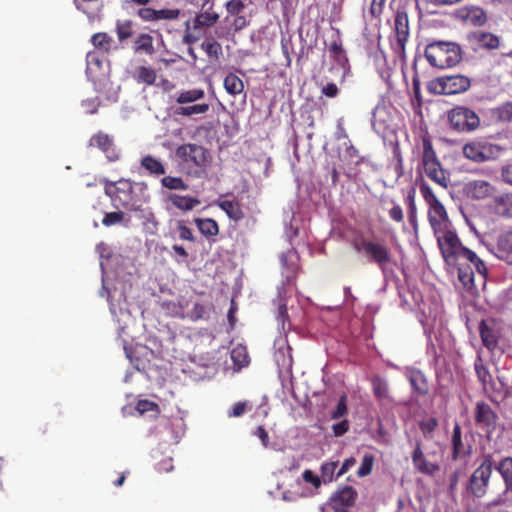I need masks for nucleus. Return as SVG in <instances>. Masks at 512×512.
Listing matches in <instances>:
<instances>
[{"label": "nucleus", "mask_w": 512, "mask_h": 512, "mask_svg": "<svg viewBox=\"0 0 512 512\" xmlns=\"http://www.w3.org/2000/svg\"><path fill=\"white\" fill-rule=\"evenodd\" d=\"M456 264L459 281L468 291L476 293L478 286L486 284L487 267L474 251L466 248Z\"/></svg>", "instance_id": "f257e3e1"}, {"label": "nucleus", "mask_w": 512, "mask_h": 512, "mask_svg": "<svg viewBox=\"0 0 512 512\" xmlns=\"http://www.w3.org/2000/svg\"><path fill=\"white\" fill-rule=\"evenodd\" d=\"M462 49L453 41L434 40L425 47L424 56L430 66L437 69L455 67L462 60Z\"/></svg>", "instance_id": "f03ea898"}, {"label": "nucleus", "mask_w": 512, "mask_h": 512, "mask_svg": "<svg viewBox=\"0 0 512 512\" xmlns=\"http://www.w3.org/2000/svg\"><path fill=\"white\" fill-rule=\"evenodd\" d=\"M350 245L356 253L376 264L382 272L393 263V254L387 244L368 239L362 233H356Z\"/></svg>", "instance_id": "7ed1b4c3"}, {"label": "nucleus", "mask_w": 512, "mask_h": 512, "mask_svg": "<svg viewBox=\"0 0 512 512\" xmlns=\"http://www.w3.org/2000/svg\"><path fill=\"white\" fill-rule=\"evenodd\" d=\"M213 2L205 0L202 10L198 12L193 19L185 21L184 34L182 43L185 45H193L203 36L206 37L208 29L213 27L219 20V14L213 9Z\"/></svg>", "instance_id": "20e7f679"}, {"label": "nucleus", "mask_w": 512, "mask_h": 512, "mask_svg": "<svg viewBox=\"0 0 512 512\" xmlns=\"http://www.w3.org/2000/svg\"><path fill=\"white\" fill-rule=\"evenodd\" d=\"M175 155L180 166L189 175L199 177L206 169L210 160L209 151L201 145L186 143L178 146Z\"/></svg>", "instance_id": "39448f33"}, {"label": "nucleus", "mask_w": 512, "mask_h": 512, "mask_svg": "<svg viewBox=\"0 0 512 512\" xmlns=\"http://www.w3.org/2000/svg\"><path fill=\"white\" fill-rule=\"evenodd\" d=\"M153 0H123L122 8L136 15L144 22L174 21L183 15L179 8L155 9Z\"/></svg>", "instance_id": "423d86ee"}, {"label": "nucleus", "mask_w": 512, "mask_h": 512, "mask_svg": "<svg viewBox=\"0 0 512 512\" xmlns=\"http://www.w3.org/2000/svg\"><path fill=\"white\" fill-rule=\"evenodd\" d=\"M419 190L425 203L428 205L427 215L430 226L435 234H439L448 225V213L428 183L425 181L420 182Z\"/></svg>", "instance_id": "0eeeda50"}, {"label": "nucleus", "mask_w": 512, "mask_h": 512, "mask_svg": "<svg viewBox=\"0 0 512 512\" xmlns=\"http://www.w3.org/2000/svg\"><path fill=\"white\" fill-rule=\"evenodd\" d=\"M422 147V165L425 174L433 182L446 189L449 185V176L442 168L429 136L422 137Z\"/></svg>", "instance_id": "6e6552de"}, {"label": "nucleus", "mask_w": 512, "mask_h": 512, "mask_svg": "<svg viewBox=\"0 0 512 512\" xmlns=\"http://www.w3.org/2000/svg\"><path fill=\"white\" fill-rule=\"evenodd\" d=\"M132 192L133 185L131 181L121 179L116 183V200H118L125 209L139 212V217L143 218L146 223L152 224L155 228L158 225V222L154 213L148 209H141L140 205L132 196Z\"/></svg>", "instance_id": "1a4fd4ad"}, {"label": "nucleus", "mask_w": 512, "mask_h": 512, "mask_svg": "<svg viewBox=\"0 0 512 512\" xmlns=\"http://www.w3.org/2000/svg\"><path fill=\"white\" fill-rule=\"evenodd\" d=\"M450 127L461 133H470L480 127L479 115L467 106H455L447 113Z\"/></svg>", "instance_id": "9d476101"}, {"label": "nucleus", "mask_w": 512, "mask_h": 512, "mask_svg": "<svg viewBox=\"0 0 512 512\" xmlns=\"http://www.w3.org/2000/svg\"><path fill=\"white\" fill-rule=\"evenodd\" d=\"M471 86L469 77L461 74L438 77L429 82L427 88L432 94L454 95L466 92Z\"/></svg>", "instance_id": "9b49d317"}, {"label": "nucleus", "mask_w": 512, "mask_h": 512, "mask_svg": "<svg viewBox=\"0 0 512 512\" xmlns=\"http://www.w3.org/2000/svg\"><path fill=\"white\" fill-rule=\"evenodd\" d=\"M503 150L499 145L482 140H473L463 146L462 153L465 158L473 162L483 163L496 159Z\"/></svg>", "instance_id": "f8f14e48"}, {"label": "nucleus", "mask_w": 512, "mask_h": 512, "mask_svg": "<svg viewBox=\"0 0 512 512\" xmlns=\"http://www.w3.org/2000/svg\"><path fill=\"white\" fill-rule=\"evenodd\" d=\"M435 235L437 236L438 246L445 262L449 265H456L466 249L456 232L446 227L442 232Z\"/></svg>", "instance_id": "ddd939ff"}, {"label": "nucleus", "mask_w": 512, "mask_h": 512, "mask_svg": "<svg viewBox=\"0 0 512 512\" xmlns=\"http://www.w3.org/2000/svg\"><path fill=\"white\" fill-rule=\"evenodd\" d=\"M493 472V461L491 456H485L478 468L474 470L469 478L467 490L475 497H482L486 494L489 480Z\"/></svg>", "instance_id": "4468645a"}, {"label": "nucleus", "mask_w": 512, "mask_h": 512, "mask_svg": "<svg viewBox=\"0 0 512 512\" xmlns=\"http://www.w3.org/2000/svg\"><path fill=\"white\" fill-rule=\"evenodd\" d=\"M394 24L396 41L393 44V50L401 59H405V48L409 38V19L404 10L396 12Z\"/></svg>", "instance_id": "2eb2a0df"}, {"label": "nucleus", "mask_w": 512, "mask_h": 512, "mask_svg": "<svg viewBox=\"0 0 512 512\" xmlns=\"http://www.w3.org/2000/svg\"><path fill=\"white\" fill-rule=\"evenodd\" d=\"M479 333L483 345L491 352L499 347V339L501 337V328L497 320H482L479 324Z\"/></svg>", "instance_id": "dca6fc26"}, {"label": "nucleus", "mask_w": 512, "mask_h": 512, "mask_svg": "<svg viewBox=\"0 0 512 512\" xmlns=\"http://www.w3.org/2000/svg\"><path fill=\"white\" fill-rule=\"evenodd\" d=\"M411 459L415 470L420 474L432 477L441 469L438 461L432 462L427 459L422 450L421 441H416V446L411 453Z\"/></svg>", "instance_id": "f3484780"}, {"label": "nucleus", "mask_w": 512, "mask_h": 512, "mask_svg": "<svg viewBox=\"0 0 512 512\" xmlns=\"http://www.w3.org/2000/svg\"><path fill=\"white\" fill-rule=\"evenodd\" d=\"M467 41L474 51L493 50L500 45L498 36L491 32L476 30L467 34Z\"/></svg>", "instance_id": "a211bd4d"}, {"label": "nucleus", "mask_w": 512, "mask_h": 512, "mask_svg": "<svg viewBox=\"0 0 512 512\" xmlns=\"http://www.w3.org/2000/svg\"><path fill=\"white\" fill-rule=\"evenodd\" d=\"M88 146L100 149L110 162H114L119 159V152L115 147L112 137L103 131H99L92 135L89 139Z\"/></svg>", "instance_id": "6ab92c4d"}, {"label": "nucleus", "mask_w": 512, "mask_h": 512, "mask_svg": "<svg viewBox=\"0 0 512 512\" xmlns=\"http://www.w3.org/2000/svg\"><path fill=\"white\" fill-rule=\"evenodd\" d=\"M452 453L451 459L453 461L462 460L470 456L472 453V446L464 443L462 439V430L459 423H455L451 437Z\"/></svg>", "instance_id": "aec40b11"}, {"label": "nucleus", "mask_w": 512, "mask_h": 512, "mask_svg": "<svg viewBox=\"0 0 512 512\" xmlns=\"http://www.w3.org/2000/svg\"><path fill=\"white\" fill-rule=\"evenodd\" d=\"M356 498V490L351 486H345L332 496L331 506L334 511H349V508L355 504Z\"/></svg>", "instance_id": "412c9836"}, {"label": "nucleus", "mask_w": 512, "mask_h": 512, "mask_svg": "<svg viewBox=\"0 0 512 512\" xmlns=\"http://www.w3.org/2000/svg\"><path fill=\"white\" fill-rule=\"evenodd\" d=\"M457 17L467 24L479 27L486 23L487 16L484 10L476 6H465L457 11Z\"/></svg>", "instance_id": "4be33fe9"}, {"label": "nucleus", "mask_w": 512, "mask_h": 512, "mask_svg": "<svg viewBox=\"0 0 512 512\" xmlns=\"http://www.w3.org/2000/svg\"><path fill=\"white\" fill-rule=\"evenodd\" d=\"M494 190V186L486 180H473L465 186L468 197L476 200H483L489 197Z\"/></svg>", "instance_id": "5701e85b"}, {"label": "nucleus", "mask_w": 512, "mask_h": 512, "mask_svg": "<svg viewBox=\"0 0 512 512\" xmlns=\"http://www.w3.org/2000/svg\"><path fill=\"white\" fill-rule=\"evenodd\" d=\"M132 50L135 54L152 56L156 53L154 36L151 32H141L133 40Z\"/></svg>", "instance_id": "b1692460"}, {"label": "nucleus", "mask_w": 512, "mask_h": 512, "mask_svg": "<svg viewBox=\"0 0 512 512\" xmlns=\"http://www.w3.org/2000/svg\"><path fill=\"white\" fill-rule=\"evenodd\" d=\"M497 415L489 404L478 402L475 407V422L477 425L485 428L494 427Z\"/></svg>", "instance_id": "393cba45"}, {"label": "nucleus", "mask_w": 512, "mask_h": 512, "mask_svg": "<svg viewBox=\"0 0 512 512\" xmlns=\"http://www.w3.org/2000/svg\"><path fill=\"white\" fill-rule=\"evenodd\" d=\"M215 205H217L222 211L226 213L228 218L234 222H239L244 219L245 213L243 211L242 205L237 200H217L215 201Z\"/></svg>", "instance_id": "a878e982"}, {"label": "nucleus", "mask_w": 512, "mask_h": 512, "mask_svg": "<svg viewBox=\"0 0 512 512\" xmlns=\"http://www.w3.org/2000/svg\"><path fill=\"white\" fill-rule=\"evenodd\" d=\"M200 48L205 52L210 63L216 64L220 62V59L223 56V48L214 37L211 35L206 36L204 41L201 43Z\"/></svg>", "instance_id": "bb28decb"}, {"label": "nucleus", "mask_w": 512, "mask_h": 512, "mask_svg": "<svg viewBox=\"0 0 512 512\" xmlns=\"http://www.w3.org/2000/svg\"><path fill=\"white\" fill-rule=\"evenodd\" d=\"M167 199L171 202V204L181 211H191L198 205H200V200L196 197L188 196V195H179L175 193H171L168 195Z\"/></svg>", "instance_id": "cd10ccee"}, {"label": "nucleus", "mask_w": 512, "mask_h": 512, "mask_svg": "<svg viewBox=\"0 0 512 512\" xmlns=\"http://www.w3.org/2000/svg\"><path fill=\"white\" fill-rule=\"evenodd\" d=\"M225 21L229 23L230 28L225 33L223 30H216V35L218 38H226L227 34H229L230 30L233 31V33H237L244 28H246L249 25V19L246 15H233V16H226Z\"/></svg>", "instance_id": "c85d7f7f"}, {"label": "nucleus", "mask_w": 512, "mask_h": 512, "mask_svg": "<svg viewBox=\"0 0 512 512\" xmlns=\"http://www.w3.org/2000/svg\"><path fill=\"white\" fill-rule=\"evenodd\" d=\"M493 209L500 216L512 217V193L495 196Z\"/></svg>", "instance_id": "c756f323"}, {"label": "nucleus", "mask_w": 512, "mask_h": 512, "mask_svg": "<svg viewBox=\"0 0 512 512\" xmlns=\"http://www.w3.org/2000/svg\"><path fill=\"white\" fill-rule=\"evenodd\" d=\"M135 23L130 20H117L115 23V32L118 41L123 44L127 40L131 39L134 35Z\"/></svg>", "instance_id": "7c9ffc66"}, {"label": "nucleus", "mask_w": 512, "mask_h": 512, "mask_svg": "<svg viewBox=\"0 0 512 512\" xmlns=\"http://www.w3.org/2000/svg\"><path fill=\"white\" fill-rule=\"evenodd\" d=\"M274 303L277 305L276 320L279 327H281L282 330L290 329L286 300L279 293L277 299L274 300Z\"/></svg>", "instance_id": "2f4dec72"}, {"label": "nucleus", "mask_w": 512, "mask_h": 512, "mask_svg": "<svg viewBox=\"0 0 512 512\" xmlns=\"http://www.w3.org/2000/svg\"><path fill=\"white\" fill-rule=\"evenodd\" d=\"M410 384L419 395H426L429 392V386L425 375L420 370H412L409 376Z\"/></svg>", "instance_id": "473e14b6"}, {"label": "nucleus", "mask_w": 512, "mask_h": 512, "mask_svg": "<svg viewBox=\"0 0 512 512\" xmlns=\"http://www.w3.org/2000/svg\"><path fill=\"white\" fill-rule=\"evenodd\" d=\"M224 89L229 95H240L244 91V83L242 79L234 73H228L224 78Z\"/></svg>", "instance_id": "72a5a7b5"}, {"label": "nucleus", "mask_w": 512, "mask_h": 512, "mask_svg": "<svg viewBox=\"0 0 512 512\" xmlns=\"http://www.w3.org/2000/svg\"><path fill=\"white\" fill-rule=\"evenodd\" d=\"M194 223L201 234L206 237H212L219 234L218 223L212 218H195Z\"/></svg>", "instance_id": "f704fd0d"}, {"label": "nucleus", "mask_w": 512, "mask_h": 512, "mask_svg": "<svg viewBox=\"0 0 512 512\" xmlns=\"http://www.w3.org/2000/svg\"><path fill=\"white\" fill-rule=\"evenodd\" d=\"M91 42L96 49L109 53L112 50L114 40L108 33L98 32L92 35Z\"/></svg>", "instance_id": "c9c22d12"}, {"label": "nucleus", "mask_w": 512, "mask_h": 512, "mask_svg": "<svg viewBox=\"0 0 512 512\" xmlns=\"http://www.w3.org/2000/svg\"><path fill=\"white\" fill-rule=\"evenodd\" d=\"M141 166L152 175H164L166 170L162 162L151 155H146L141 159Z\"/></svg>", "instance_id": "e433bc0d"}, {"label": "nucleus", "mask_w": 512, "mask_h": 512, "mask_svg": "<svg viewBox=\"0 0 512 512\" xmlns=\"http://www.w3.org/2000/svg\"><path fill=\"white\" fill-rule=\"evenodd\" d=\"M231 360L233 361L234 365L241 369L249 364V355L247 348L241 344L235 346L231 352H230Z\"/></svg>", "instance_id": "4c0bfd02"}, {"label": "nucleus", "mask_w": 512, "mask_h": 512, "mask_svg": "<svg viewBox=\"0 0 512 512\" xmlns=\"http://www.w3.org/2000/svg\"><path fill=\"white\" fill-rule=\"evenodd\" d=\"M508 489L512 491V457L502 459L496 466Z\"/></svg>", "instance_id": "58836bf2"}, {"label": "nucleus", "mask_w": 512, "mask_h": 512, "mask_svg": "<svg viewBox=\"0 0 512 512\" xmlns=\"http://www.w3.org/2000/svg\"><path fill=\"white\" fill-rule=\"evenodd\" d=\"M204 97L205 91L203 89L194 88L190 90L181 91L176 97V102L178 104L193 103L203 99Z\"/></svg>", "instance_id": "ea45409f"}, {"label": "nucleus", "mask_w": 512, "mask_h": 512, "mask_svg": "<svg viewBox=\"0 0 512 512\" xmlns=\"http://www.w3.org/2000/svg\"><path fill=\"white\" fill-rule=\"evenodd\" d=\"M156 78L157 74L155 69L146 66H139L136 69V75L134 76L137 83H144L149 86L155 83Z\"/></svg>", "instance_id": "a19ab883"}, {"label": "nucleus", "mask_w": 512, "mask_h": 512, "mask_svg": "<svg viewBox=\"0 0 512 512\" xmlns=\"http://www.w3.org/2000/svg\"><path fill=\"white\" fill-rule=\"evenodd\" d=\"M492 116L498 122H512V102H505L492 109Z\"/></svg>", "instance_id": "79ce46f5"}, {"label": "nucleus", "mask_w": 512, "mask_h": 512, "mask_svg": "<svg viewBox=\"0 0 512 512\" xmlns=\"http://www.w3.org/2000/svg\"><path fill=\"white\" fill-rule=\"evenodd\" d=\"M372 388L374 395L377 399L383 400L388 398L389 396V387L388 383L385 379L381 378L380 376H375L372 379Z\"/></svg>", "instance_id": "37998d69"}, {"label": "nucleus", "mask_w": 512, "mask_h": 512, "mask_svg": "<svg viewBox=\"0 0 512 512\" xmlns=\"http://www.w3.org/2000/svg\"><path fill=\"white\" fill-rule=\"evenodd\" d=\"M329 52L331 57L339 64L343 65L345 62H347L345 50L343 49L342 41L340 38L333 40L329 44Z\"/></svg>", "instance_id": "c03bdc74"}, {"label": "nucleus", "mask_w": 512, "mask_h": 512, "mask_svg": "<svg viewBox=\"0 0 512 512\" xmlns=\"http://www.w3.org/2000/svg\"><path fill=\"white\" fill-rule=\"evenodd\" d=\"M209 109L210 105L208 103H199L191 106L180 107L177 110V114L188 117L194 114H205Z\"/></svg>", "instance_id": "a18cd8bd"}, {"label": "nucleus", "mask_w": 512, "mask_h": 512, "mask_svg": "<svg viewBox=\"0 0 512 512\" xmlns=\"http://www.w3.org/2000/svg\"><path fill=\"white\" fill-rule=\"evenodd\" d=\"M163 187L170 190H187L188 185L181 177L165 176L161 179Z\"/></svg>", "instance_id": "49530a36"}, {"label": "nucleus", "mask_w": 512, "mask_h": 512, "mask_svg": "<svg viewBox=\"0 0 512 512\" xmlns=\"http://www.w3.org/2000/svg\"><path fill=\"white\" fill-rule=\"evenodd\" d=\"M224 7L227 12V16L242 15L243 11L247 7V4L243 0H228Z\"/></svg>", "instance_id": "de8ad7c7"}, {"label": "nucleus", "mask_w": 512, "mask_h": 512, "mask_svg": "<svg viewBox=\"0 0 512 512\" xmlns=\"http://www.w3.org/2000/svg\"><path fill=\"white\" fill-rule=\"evenodd\" d=\"M475 371L477 374L478 380L486 386L492 380V376L488 370V368L482 363V360L478 358L475 362Z\"/></svg>", "instance_id": "09e8293b"}, {"label": "nucleus", "mask_w": 512, "mask_h": 512, "mask_svg": "<svg viewBox=\"0 0 512 512\" xmlns=\"http://www.w3.org/2000/svg\"><path fill=\"white\" fill-rule=\"evenodd\" d=\"M375 458L372 454L364 455L360 467L357 470L359 477H365L372 472Z\"/></svg>", "instance_id": "8fccbe9b"}, {"label": "nucleus", "mask_w": 512, "mask_h": 512, "mask_svg": "<svg viewBox=\"0 0 512 512\" xmlns=\"http://www.w3.org/2000/svg\"><path fill=\"white\" fill-rule=\"evenodd\" d=\"M136 410L140 414H144L147 412H155L156 414H158L160 412L158 404L147 399L139 400L136 404Z\"/></svg>", "instance_id": "3c124183"}, {"label": "nucleus", "mask_w": 512, "mask_h": 512, "mask_svg": "<svg viewBox=\"0 0 512 512\" xmlns=\"http://www.w3.org/2000/svg\"><path fill=\"white\" fill-rule=\"evenodd\" d=\"M497 247L499 251L512 253V231H508L498 238Z\"/></svg>", "instance_id": "603ef678"}, {"label": "nucleus", "mask_w": 512, "mask_h": 512, "mask_svg": "<svg viewBox=\"0 0 512 512\" xmlns=\"http://www.w3.org/2000/svg\"><path fill=\"white\" fill-rule=\"evenodd\" d=\"M176 229L181 240L195 242L192 230L186 225L185 221H177Z\"/></svg>", "instance_id": "864d4df0"}, {"label": "nucleus", "mask_w": 512, "mask_h": 512, "mask_svg": "<svg viewBox=\"0 0 512 512\" xmlns=\"http://www.w3.org/2000/svg\"><path fill=\"white\" fill-rule=\"evenodd\" d=\"M338 462H328L322 465L321 473L324 481H332L336 478V469Z\"/></svg>", "instance_id": "5fc2aeb1"}, {"label": "nucleus", "mask_w": 512, "mask_h": 512, "mask_svg": "<svg viewBox=\"0 0 512 512\" xmlns=\"http://www.w3.org/2000/svg\"><path fill=\"white\" fill-rule=\"evenodd\" d=\"M392 207L388 210L390 219L396 223H403L404 212L402 207L395 201L391 200Z\"/></svg>", "instance_id": "6e6d98bb"}, {"label": "nucleus", "mask_w": 512, "mask_h": 512, "mask_svg": "<svg viewBox=\"0 0 512 512\" xmlns=\"http://www.w3.org/2000/svg\"><path fill=\"white\" fill-rule=\"evenodd\" d=\"M124 219V213L121 211L106 213L102 219V224L106 227L118 224Z\"/></svg>", "instance_id": "4d7b16f0"}, {"label": "nucleus", "mask_w": 512, "mask_h": 512, "mask_svg": "<svg viewBox=\"0 0 512 512\" xmlns=\"http://www.w3.org/2000/svg\"><path fill=\"white\" fill-rule=\"evenodd\" d=\"M347 412V397L346 395H342L337 403L336 408L333 410L331 417L332 419H339L345 416Z\"/></svg>", "instance_id": "13d9d810"}, {"label": "nucleus", "mask_w": 512, "mask_h": 512, "mask_svg": "<svg viewBox=\"0 0 512 512\" xmlns=\"http://www.w3.org/2000/svg\"><path fill=\"white\" fill-rule=\"evenodd\" d=\"M462 475L461 469H456L450 476H449V484H448V490L451 495H454L457 490V485L459 482V479Z\"/></svg>", "instance_id": "bf43d9fd"}, {"label": "nucleus", "mask_w": 512, "mask_h": 512, "mask_svg": "<svg viewBox=\"0 0 512 512\" xmlns=\"http://www.w3.org/2000/svg\"><path fill=\"white\" fill-rule=\"evenodd\" d=\"M253 435L258 437L262 443V445L267 448L270 443V438L267 430L264 428V426L260 425L258 426L254 432Z\"/></svg>", "instance_id": "052dcab7"}, {"label": "nucleus", "mask_w": 512, "mask_h": 512, "mask_svg": "<svg viewBox=\"0 0 512 512\" xmlns=\"http://www.w3.org/2000/svg\"><path fill=\"white\" fill-rule=\"evenodd\" d=\"M86 63H87V70H92L93 66L100 68L102 65V61L96 52L87 53Z\"/></svg>", "instance_id": "680f3d73"}, {"label": "nucleus", "mask_w": 512, "mask_h": 512, "mask_svg": "<svg viewBox=\"0 0 512 512\" xmlns=\"http://www.w3.org/2000/svg\"><path fill=\"white\" fill-rule=\"evenodd\" d=\"M302 477L307 483L312 484L315 488H318L321 485L320 478L311 470H305L302 474Z\"/></svg>", "instance_id": "e2e57ef3"}, {"label": "nucleus", "mask_w": 512, "mask_h": 512, "mask_svg": "<svg viewBox=\"0 0 512 512\" xmlns=\"http://www.w3.org/2000/svg\"><path fill=\"white\" fill-rule=\"evenodd\" d=\"M438 425L436 418H430L427 421H423L420 423V429L424 434L432 433Z\"/></svg>", "instance_id": "0e129e2a"}, {"label": "nucleus", "mask_w": 512, "mask_h": 512, "mask_svg": "<svg viewBox=\"0 0 512 512\" xmlns=\"http://www.w3.org/2000/svg\"><path fill=\"white\" fill-rule=\"evenodd\" d=\"M349 429V422L347 420H342L339 423H336L332 426L333 433L336 437H340L344 435Z\"/></svg>", "instance_id": "69168bd1"}, {"label": "nucleus", "mask_w": 512, "mask_h": 512, "mask_svg": "<svg viewBox=\"0 0 512 512\" xmlns=\"http://www.w3.org/2000/svg\"><path fill=\"white\" fill-rule=\"evenodd\" d=\"M246 402H237L233 405L232 409L228 411L229 417H240L246 411Z\"/></svg>", "instance_id": "338daca9"}, {"label": "nucleus", "mask_w": 512, "mask_h": 512, "mask_svg": "<svg viewBox=\"0 0 512 512\" xmlns=\"http://www.w3.org/2000/svg\"><path fill=\"white\" fill-rule=\"evenodd\" d=\"M502 180L512 186V164H506L501 168Z\"/></svg>", "instance_id": "774afa93"}]
</instances>
